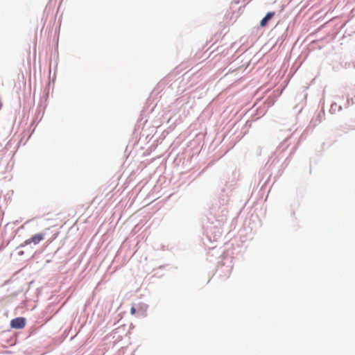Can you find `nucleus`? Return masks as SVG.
Masks as SVG:
<instances>
[{
  "mask_svg": "<svg viewBox=\"0 0 355 355\" xmlns=\"http://www.w3.org/2000/svg\"><path fill=\"white\" fill-rule=\"evenodd\" d=\"M142 309H144V311H146V305H144V308H142Z\"/></svg>",
  "mask_w": 355,
  "mask_h": 355,
  "instance_id": "5",
  "label": "nucleus"
},
{
  "mask_svg": "<svg viewBox=\"0 0 355 355\" xmlns=\"http://www.w3.org/2000/svg\"><path fill=\"white\" fill-rule=\"evenodd\" d=\"M274 12H268L266 15L261 20L260 26L262 27L265 26L268 21L274 16Z\"/></svg>",
  "mask_w": 355,
  "mask_h": 355,
  "instance_id": "3",
  "label": "nucleus"
},
{
  "mask_svg": "<svg viewBox=\"0 0 355 355\" xmlns=\"http://www.w3.org/2000/svg\"><path fill=\"white\" fill-rule=\"evenodd\" d=\"M26 324V320L24 318H16L11 320L10 326L15 329H22Z\"/></svg>",
  "mask_w": 355,
  "mask_h": 355,
  "instance_id": "2",
  "label": "nucleus"
},
{
  "mask_svg": "<svg viewBox=\"0 0 355 355\" xmlns=\"http://www.w3.org/2000/svg\"><path fill=\"white\" fill-rule=\"evenodd\" d=\"M135 313H136V309H135V307L133 306H132V308H131V309H130V313H131L132 315H135Z\"/></svg>",
  "mask_w": 355,
  "mask_h": 355,
  "instance_id": "4",
  "label": "nucleus"
},
{
  "mask_svg": "<svg viewBox=\"0 0 355 355\" xmlns=\"http://www.w3.org/2000/svg\"><path fill=\"white\" fill-rule=\"evenodd\" d=\"M44 236H45L44 233L36 234L33 235L31 238L26 240L24 243L26 245H29L31 243L37 245L44 239Z\"/></svg>",
  "mask_w": 355,
  "mask_h": 355,
  "instance_id": "1",
  "label": "nucleus"
}]
</instances>
